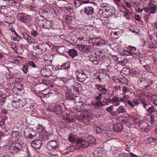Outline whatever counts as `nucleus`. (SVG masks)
Masks as SVG:
<instances>
[{
	"instance_id": "nucleus-1",
	"label": "nucleus",
	"mask_w": 157,
	"mask_h": 157,
	"mask_svg": "<svg viewBox=\"0 0 157 157\" xmlns=\"http://www.w3.org/2000/svg\"><path fill=\"white\" fill-rule=\"evenodd\" d=\"M17 17L19 21L24 23H28L31 20V16L24 13H18Z\"/></svg>"
},
{
	"instance_id": "nucleus-2",
	"label": "nucleus",
	"mask_w": 157,
	"mask_h": 157,
	"mask_svg": "<svg viewBox=\"0 0 157 157\" xmlns=\"http://www.w3.org/2000/svg\"><path fill=\"white\" fill-rule=\"evenodd\" d=\"M48 109L50 111L54 112L56 115L62 114L63 113L61 106L58 104H56L53 107L49 108Z\"/></svg>"
},
{
	"instance_id": "nucleus-3",
	"label": "nucleus",
	"mask_w": 157,
	"mask_h": 157,
	"mask_svg": "<svg viewBox=\"0 0 157 157\" xmlns=\"http://www.w3.org/2000/svg\"><path fill=\"white\" fill-rule=\"evenodd\" d=\"M76 75L78 80L83 82L88 78L85 73L83 71H80L76 73Z\"/></svg>"
},
{
	"instance_id": "nucleus-4",
	"label": "nucleus",
	"mask_w": 157,
	"mask_h": 157,
	"mask_svg": "<svg viewBox=\"0 0 157 157\" xmlns=\"http://www.w3.org/2000/svg\"><path fill=\"white\" fill-rule=\"evenodd\" d=\"M54 67L50 66V67L43 68L40 71V72L42 75L45 77H49L52 75V68L53 69Z\"/></svg>"
},
{
	"instance_id": "nucleus-5",
	"label": "nucleus",
	"mask_w": 157,
	"mask_h": 157,
	"mask_svg": "<svg viewBox=\"0 0 157 157\" xmlns=\"http://www.w3.org/2000/svg\"><path fill=\"white\" fill-rule=\"evenodd\" d=\"M21 147V144L18 143H13L10 145L9 150L12 153H15L18 152L20 149V147Z\"/></svg>"
},
{
	"instance_id": "nucleus-6",
	"label": "nucleus",
	"mask_w": 157,
	"mask_h": 157,
	"mask_svg": "<svg viewBox=\"0 0 157 157\" xmlns=\"http://www.w3.org/2000/svg\"><path fill=\"white\" fill-rule=\"evenodd\" d=\"M6 4L7 7L10 8H15L18 9L20 6L19 2L14 0H11L9 2H6Z\"/></svg>"
},
{
	"instance_id": "nucleus-7",
	"label": "nucleus",
	"mask_w": 157,
	"mask_h": 157,
	"mask_svg": "<svg viewBox=\"0 0 157 157\" xmlns=\"http://www.w3.org/2000/svg\"><path fill=\"white\" fill-rule=\"evenodd\" d=\"M25 100L13 101L12 102V106L16 108H21L23 107L25 104Z\"/></svg>"
},
{
	"instance_id": "nucleus-8",
	"label": "nucleus",
	"mask_w": 157,
	"mask_h": 157,
	"mask_svg": "<svg viewBox=\"0 0 157 157\" xmlns=\"http://www.w3.org/2000/svg\"><path fill=\"white\" fill-rule=\"evenodd\" d=\"M45 45L43 44H40L36 46L35 48V50L38 52L39 54H41L46 50V48Z\"/></svg>"
},
{
	"instance_id": "nucleus-9",
	"label": "nucleus",
	"mask_w": 157,
	"mask_h": 157,
	"mask_svg": "<svg viewBox=\"0 0 157 157\" xmlns=\"http://www.w3.org/2000/svg\"><path fill=\"white\" fill-rule=\"evenodd\" d=\"M95 86L97 87L98 91L101 94L105 95L107 93L108 90L106 88L105 85H101L100 84H97L95 85Z\"/></svg>"
},
{
	"instance_id": "nucleus-10",
	"label": "nucleus",
	"mask_w": 157,
	"mask_h": 157,
	"mask_svg": "<svg viewBox=\"0 0 157 157\" xmlns=\"http://www.w3.org/2000/svg\"><path fill=\"white\" fill-rule=\"evenodd\" d=\"M58 143L56 140H52L48 143V146L52 148L53 149L57 151H59Z\"/></svg>"
},
{
	"instance_id": "nucleus-11",
	"label": "nucleus",
	"mask_w": 157,
	"mask_h": 157,
	"mask_svg": "<svg viewBox=\"0 0 157 157\" xmlns=\"http://www.w3.org/2000/svg\"><path fill=\"white\" fill-rule=\"evenodd\" d=\"M42 142L41 140L36 139L31 143V146L35 149H39L42 146Z\"/></svg>"
},
{
	"instance_id": "nucleus-12",
	"label": "nucleus",
	"mask_w": 157,
	"mask_h": 157,
	"mask_svg": "<svg viewBox=\"0 0 157 157\" xmlns=\"http://www.w3.org/2000/svg\"><path fill=\"white\" fill-rule=\"evenodd\" d=\"M76 143L77 144H80L82 147L83 148H87L89 146V144L86 142V141L83 139H79L76 140Z\"/></svg>"
},
{
	"instance_id": "nucleus-13",
	"label": "nucleus",
	"mask_w": 157,
	"mask_h": 157,
	"mask_svg": "<svg viewBox=\"0 0 157 157\" xmlns=\"http://www.w3.org/2000/svg\"><path fill=\"white\" fill-rule=\"evenodd\" d=\"M37 22V24L40 25V26H42L44 28L48 29L51 28L52 27L51 22L49 21H47L44 24L42 23L41 24H40V20H38Z\"/></svg>"
},
{
	"instance_id": "nucleus-14",
	"label": "nucleus",
	"mask_w": 157,
	"mask_h": 157,
	"mask_svg": "<svg viewBox=\"0 0 157 157\" xmlns=\"http://www.w3.org/2000/svg\"><path fill=\"white\" fill-rule=\"evenodd\" d=\"M84 11L87 15H92L94 12V9L92 6H88L85 8Z\"/></svg>"
},
{
	"instance_id": "nucleus-15",
	"label": "nucleus",
	"mask_w": 157,
	"mask_h": 157,
	"mask_svg": "<svg viewBox=\"0 0 157 157\" xmlns=\"http://www.w3.org/2000/svg\"><path fill=\"white\" fill-rule=\"evenodd\" d=\"M60 67V68L59 67L57 68L59 70L63 69L68 70L71 68L70 63L69 61H67Z\"/></svg>"
},
{
	"instance_id": "nucleus-16",
	"label": "nucleus",
	"mask_w": 157,
	"mask_h": 157,
	"mask_svg": "<svg viewBox=\"0 0 157 157\" xmlns=\"http://www.w3.org/2000/svg\"><path fill=\"white\" fill-rule=\"evenodd\" d=\"M66 99L67 100H73L75 96L73 92L70 90H68L66 94Z\"/></svg>"
},
{
	"instance_id": "nucleus-17",
	"label": "nucleus",
	"mask_w": 157,
	"mask_h": 157,
	"mask_svg": "<svg viewBox=\"0 0 157 157\" xmlns=\"http://www.w3.org/2000/svg\"><path fill=\"white\" fill-rule=\"evenodd\" d=\"M73 89L76 92L79 93L82 89L81 85L78 82H75L73 86Z\"/></svg>"
},
{
	"instance_id": "nucleus-18",
	"label": "nucleus",
	"mask_w": 157,
	"mask_h": 157,
	"mask_svg": "<svg viewBox=\"0 0 157 157\" xmlns=\"http://www.w3.org/2000/svg\"><path fill=\"white\" fill-rule=\"evenodd\" d=\"M113 129L115 132H119L123 130V126L120 124H116L113 126Z\"/></svg>"
},
{
	"instance_id": "nucleus-19",
	"label": "nucleus",
	"mask_w": 157,
	"mask_h": 157,
	"mask_svg": "<svg viewBox=\"0 0 157 157\" xmlns=\"http://www.w3.org/2000/svg\"><path fill=\"white\" fill-rule=\"evenodd\" d=\"M22 35L23 38L26 40L28 43L30 44L33 43V39L32 38V37L28 33L25 32H24L23 33Z\"/></svg>"
},
{
	"instance_id": "nucleus-20",
	"label": "nucleus",
	"mask_w": 157,
	"mask_h": 157,
	"mask_svg": "<svg viewBox=\"0 0 157 157\" xmlns=\"http://www.w3.org/2000/svg\"><path fill=\"white\" fill-rule=\"evenodd\" d=\"M149 14H154L156 13V9L157 8V6L154 4L150 5Z\"/></svg>"
},
{
	"instance_id": "nucleus-21",
	"label": "nucleus",
	"mask_w": 157,
	"mask_h": 157,
	"mask_svg": "<svg viewBox=\"0 0 157 157\" xmlns=\"http://www.w3.org/2000/svg\"><path fill=\"white\" fill-rule=\"evenodd\" d=\"M92 105L96 107L101 106L102 107L105 105L104 104H103L101 101H94L92 102Z\"/></svg>"
},
{
	"instance_id": "nucleus-22",
	"label": "nucleus",
	"mask_w": 157,
	"mask_h": 157,
	"mask_svg": "<svg viewBox=\"0 0 157 157\" xmlns=\"http://www.w3.org/2000/svg\"><path fill=\"white\" fill-rule=\"evenodd\" d=\"M107 44V42L105 40L101 39L96 41V45L98 46L105 45Z\"/></svg>"
},
{
	"instance_id": "nucleus-23",
	"label": "nucleus",
	"mask_w": 157,
	"mask_h": 157,
	"mask_svg": "<svg viewBox=\"0 0 157 157\" xmlns=\"http://www.w3.org/2000/svg\"><path fill=\"white\" fill-rule=\"evenodd\" d=\"M69 55L73 58L77 55V52L75 49H70L68 52Z\"/></svg>"
},
{
	"instance_id": "nucleus-24",
	"label": "nucleus",
	"mask_w": 157,
	"mask_h": 157,
	"mask_svg": "<svg viewBox=\"0 0 157 157\" xmlns=\"http://www.w3.org/2000/svg\"><path fill=\"white\" fill-rule=\"evenodd\" d=\"M80 119L83 122L89 121H90L89 117L88 114L82 115H80Z\"/></svg>"
},
{
	"instance_id": "nucleus-25",
	"label": "nucleus",
	"mask_w": 157,
	"mask_h": 157,
	"mask_svg": "<svg viewBox=\"0 0 157 157\" xmlns=\"http://www.w3.org/2000/svg\"><path fill=\"white\" fill-rule=\"evenodd\" d=\"M128 48L129 50L130 55L137 53L136 49L135 47L130 46L128 47Z\"/></svg>"
},
{
	"instance_id": "nucleus-26",
	"label": "nucleus",
	"mask_w": 157,
	"mask_h": 157,
	"mask_svg": "<svg viewBox=\"0 0 157 157\" xmlns=\"http://www.w3.org/2000/svg\"><path fill=\"white\" fill-rule=\"evenodd\" d=\"M81 48L83 52L86 53L89 52L90 50V47L87 45H82Z\"/></svg>"
},
{
	"instance_id": "nucleus-27",
	"label": "nucleus",
	"mask_w": 157,
	"mask_h": 157,
	"mask_svg": "<svg viewBox=\"0 0 157 157\" xmlns=\"http://www.w3.org/2000/svg\"><path fill=\"white\" fill-rule=\"evenodd\" d=\"M98 14L102 17L105 18L107 17V16L109 15L107 14V13L101 10V9H100L98 11Z\"/></svg>"
},
{
	"instance_id": "nucleus-28",
	"label": "nucleus",
	"mask_w": 157,
	"mask_h": 157,
	"mask_svg": "<svg viewBox=\"0 0 157 157\" xmlns=\"http://www.w3.org/2000/svg\"><path fill=\"white\" fill-rule=\"evenodd\" d=\"M96 142V139L94 138H92L88 140L87 142L89 144V146L90 147L93 144H95Z\"/></svg>"
},
{
	"instance_id": "nucleus-29",
	"label": "nucleus",
	"mask_w": 157,
	"mask_h": 157,
	"mask_svg": "<svg viewBox=\"0 0 157 157\" xmlns=\"http://www.w3.org/2000/svg\"><path fill=\"white\" fill-rule=\"evenodd\" d=\"M74 1L76 8L78 7L82 4V1L80 0H74Z\"/></svg>"
},
{
	"instance_id": "nucleus-30",
	"label": "nucleus",
	"mask_w": 157,
	"mask_h": 157,
	"mask_svg": "<svg viewBox=\"0 0 157 157\" xmlns=\"http://www.w3.org/2000/svg\"><path fill=\"white\" fill-rule=\"evenodd\" d=\"M117 112L118 113H123L125 112V109L123 106H120L117 108Z\"/></svg>"
},
{
	"instance_id": "nucleus-31",
	"label": "nucleus",
	"mask_w": 157,
	"mask_h": 157,
	"mask_svg": "<svg viewBox=\"0 0 157 157\" xmlns=\"http://www.w3.org/2000/svg\"><path fill=\"white\" fill-rule=\"evenodd\" d=\"M29 68V66L28 64L26 63L23 66L22 70L24 74H26L28 72Z\"/></svg>"
},
{
	"instance_id": "nucleus-32",
	"label": "nucleus",
	"mask_w": 157,
	"mask_h": 157,
	"mask_svg": "<svg viewBox=\"0 0 157 157\" xmlns=\"http://www.w3.org/2000/svg\"><path fill=\"white\" fill-rule=\"evenodd\" d=\"M52 57V56L50 54H48L45 55L44 56V62H46V61L49 60Z\"/></svg>"
},
{
	"instance_id": "nucleus-33",
	"label": "nucleus",
	"mask_w": 157,
	"mask_h": 157,
	"mask_svg": "<svg viewBox=\"0 0 157 157\" xmlns=\"http://www.w3.org/2000/svg\"><path fill=\"white\" fill-rule=\"evenodd\" d=\"M128 82V80L124 77L120 78V83L122 84H126Z\"/></svg>"
},
{
	"instance_id": "nucleus-34",
	"label": "nucleus",
	"mask_w": 157,
	"mask_h": 157,
	"mask_svg": "<svg viewBox=\"0 0 157 157\" xmlns=\"http://www.w3.org/2000/svg\"><path fill=\"white\" fill-rule=\"evenodd\" d=\"M28 65L31 66L32 67L35 68L36 67V64L34 63V61H29L28 62Z\"/></svg>"
},
{
	"instance_id": "nucleus-35",
	"label": "nucleus",
	"mask_w": 157,
	"mask_h": 157,
	"mask_svg": "<svg viewBox=\"0 0 157 157\" xmlns=\"http://www.w3.org/2000/svg\"><path fill=\"white\" fill-rule=\"evenodd\" d=\"M102 153V151L100 150L99 148H97L96 150L94 151L93 154L94 155H97L98 153L99 154L101 155Z\"/></svg>"
},
{
	"instance_id": "nucleus-36",
	"label": "nucleus",
	"mask_w": 157,
	"mask_h": 157,
	"mask_svg": "<svg viewBox=\"0 0 157 157\" xmlns=\"http://www.w3.org/2000/svg\"><path fill=\"white\" fill-rule=\"evenodd\" d=\"M28 75L32 78H37L38 77V75L37 74L33 72L30 73L28 74Z\"/></svg>"
},
{
	"instance_id": "nucleus-37",
	"label": "nucleus",
	"mask_w": 157,
	"mask_h": 157,
	"mask_svg": "<svg viewBox=\"0 0 157 157\" xmlns=\"http://www.w3.org/2000/svg\"><path fill=\"white\" fill-rule=\"evenodd\" d=\"M3 2L2 0H0V8L2 9H5L6 8H7L6 6V4L4 5L2 3V2Z\"/></svg>"
},
{
	"instance_id": "nucleus-38",
	"label": "nucleus",
	"mask_w": 157,
	"mask_h": 157,
	"mask_svg": "<svg viewBox=\"0 0 157 157\" xmlns=\"http://www.w3.org/2000/svg\"><path fill=\"white\" fill-rule=\"evenodd\" d=\"M147 143L148 144H150L151 142H155V138H153L151 137H149L147 139Z\"/></svg>"
},
{
	"instance_id": "nucleus-39",
	"label": "nucleus",
	"mask_w": 157,
	"mask_h": 157,
	"mask_svg": "<svg viewBox=\"0 0 157 157\" xmlns=\"http://www.w3.org/2000/svg\"><path fill=\"white\" fill-rule=\"evenodd\" d=\"M122 90L123 93L125 94L128 92L129 91V89L128 87L127 86H123L122 88Z\"/></svg>"
},
{
	"instance_id": "nucleus-40",
	"label": "nucleus",
	"mask_w": 157,
	"mask_h": 157,
	"mask_svg": "<svg viewBox=\"0 0 157 157\" xmlns=\"http://www.w3.org/2000/svg\"><path fill=\"white\" fill-rule=\"evenodd\" d=\"M111 35L114 37V39H117L118 38V35L117 32H113L111 33Z\"/></svg>"
},
{
	"instance_id": "nucleus-41",
	"label": "nucleus",
	"mask_w": 157,
	"mask_h": 157,
	"mask_svg": "<svg viewBox=\"0 0 157 157\" xmlns=\"http://www.w3.org/2000/svg\"><path fill=\"white\" fill-rule=\"evenodd\" d=\"M96 130L97 133H100L103 132V130L101 127L98 126L96 127Z\"/></svg>"
},
{
	"instance_id": "nucleus-42",
	"label": "nucleus",
	"mask_w": 157,
	"mask_h": 157,
	"mask_svg": "<svg viewBox=\"0 0 157 157\" xmlns=\"http://www.w3.org/2000/svg\"><path fill=\"white\" fill-rule=\"evenodd\" d=\"M78 139V138L75 139L73 136H70L68 137V139L69 141L71 142H76V139Z\"/></svg>"
},
{
	"instance_id": "nucleus-43",
	"label": "nucleus",
	"mask_w": 157,
	"mask_h": 157,
	"mask_svg": "<svg viewBox=\"0 0 157 157\" xmlns=\"http://www.w3.org/2000/svg\"><path fill=\"white\" fill-rule=\"evenodd\" d=\"M44 129V126L41 124H39L37 128V129L38 130L39 132H41Z\"/></svg>"
},
{
	"instance_id": "nucleus-44",
	"label": "nucleus",
	"mask_w": 157,
	"mask_h": 157,
	"mask_svg": "<svg viewBox=\"0 0 157 157\" xmlns=\"http://www.w3.org/2000/svg\"><path fill=\"white\" fill-rule=\"evenodd\" d=\"M147 111L149 113H152L155 112V110L154 109L153 107L152 106H151L150 108H148L147 109Z\"/></svg>"
},
{
	"instance_id": "nucleus-45",
	"label": "nucleus",
	"mask_w": 157,
	"mask_h": 157,
	"mask_svg": "<svg viewBox=\"0 0 157 157\" xmlns=\"http://www.w3.org/2000/svg\"><path fill=\"white\" fill-rule=\"evenodd\" d=\"M123 54L127 56L130 55L129 50H124L123 51Z\"/></svg>"
},
{
	"instance_id": "nucleus-46",
	"label": "nucleus",
	"mask_w": 157,
	"mask_h": 157,
	"mask_svg": "<svg viewBox=\"0 0 157 157\" xmlns=\"http://www.w3.org/2000/svg\"><path fill=\"white\" fill-rule=\"evenodd\" d=\"M113 109V106H111L110 107H107L106 109V111L109 113H111Z\"/></svg>"
},
{
	"instance_id": "nucleus-47",
	"label": "nucleus",
	"mask_w": 157,
	"mask_h": 157,
	"mask_svg": "<svg viewBox=\"0 0 157 157\" xmlns=\"http://www.w3.org/2000/svg\"><path fill=\"white\" fill-rule=\"evenodd\" d=\"M102 94L100 93L98 94V95L95 98V100L97 101H101L102 98Z\"/></svg>"
},
{
	"instance_id": "nucleus-48",
	"label": "nucleus",
	"mask_w": 157,
	"mask_h": 157,
	"mask_svg": "<svg viewBox=\"0 0 157 157\" xmlns=\"http://www.w3.org/2000/svg\"><path fill=\"white\" fill-rule=\"evenodd\" d=\"M112 100L113 101L117 103V102H119L120 99L118 97H114L112 98Z\"/></svg>"
},
{
	"instance_id": "nucleus-49",
	"label": "nucleus",
	"mask_w": 157,
	"mask_h": 157,
	"mask_svg": "<svg viewBox=\"0 0 157 157\" xmlns=\"http://www.w3.org/2000/svg\"><path fill=\"white\" fill-rule=\"evenodd\" d=\"M132 102L133 103V104L134 103H135V105H137L138 104H139V100L137 99H134V100H133L132 101Z\"/></svg>"
},
{
	"instance_id": "nucleus-50",
	"label": "nucleus",
	"mask_w": 157,
	"mask_h": 157,
	"mask_svg": "<svg viewBox=\"0 0 157 157\" xmlns=\"http://www.w3.org/2000/svg\"><path fill=\"white\" fill-rule=\"evenodd\" d=\"M101 10L104 12H105L106 13H109V12L111 13V10L110 9L109 10L108 9H105L104 8H102L101 9Z\"/></svg>"
},
{
	"instance_id": "nucleus-51",
	"label": "nucleus",
	"mask_w": 157,
	"mask_h": 157,
	"mask_svg": "<svg viewBox=\"0 0 157 157\" xmlns=\"http://www.w3.org/2000/svg\"><path fill=\"white\" fill-rule=\"evenodd\" d=\"M50 11L49 10H45L43 11V14L45 15L48 16V15L50 13Z\"/></svg>"
},
{
	"instance_id": "nucleus-52",
	"label": "nucleus",
	"mask_w": 157,
	"mask_h": 157,
	"mask_svg": "<svg viewBox=\"0 0 157 157\" xmlns=\"http://www.w3.org/2000/svg\"><path fill=\"white\" fill-rule=\"evenodd\" d=\"M113 80L116 83H120V78H117L116 77H114L113 78Z\"/></svg>"
},
{
	"instance_id": "nucleus-53",
	"label": "nucleus",
	"mask_w": 157,
	"mask_h": 157,
	"mask_svg": "<svg viewBox=\"0 0 157 157\" xmlns=\"http://www.w3.org/2000/svg\"><path fill=\"white\" fill-rule=\"evenodd\" d=\"M46 62H45V63H47L48 64L49 67H50L52 66V61L51 60L49 59L45 61Z\"/></svg>"
},
{
	"instance_id": "nucleus-54",
	"label": "nucleus",
	"mask_w": 157,
	"mask_h": 157,
	"mask_svg": "<svg viewBox=\"0 0 157 157\" xmlns=\"http://www.w3.org/2000/svg\"><path fill=\"white\" fill-rule=\"evenodd\" d=\"M31 33L32 35L34 36H36L38 34L36 30H32Z\"/></svg>"
},
{
	"instance_id": "nucleus-55",
	"label": "nucleus",
	"mask_w": 157,
	"mask_h": 157,
	"mask_svg": "<svg viewBox=\"0 0 157 157\" xmlns=\"http://www.w3.org/2000/svg\"><path fill=\"white\" fill-rule=\"evenodd\" d=\"M82 108L81 106H79L78 105H77L76 106H75L74 107V109L75 110L78 111H80L81 110V109Z\"/></svg>"
},
{
	"instance_id": "nucleus-56",
	"label": "nucleus",
	"mask_w": 157,
	"mask_h": 157,
	"mask_svg": "<svg viewBox=\"0 0 157 157\" xmlns=\"http://www.w3.org/2000/svg\"><path fill=\"white\" fill-rule=\"evenodd\" d=\"M143 67H144L147 70H149L151 69L150 67L148 65H144Z\"/></svg>"
},
{
	"instance_id": "nucleus-57",
	"label": "nucleus",
	"mask_w": 157,
	"mask_h": 157,
	"mask_svg": "<svg viewBox=\"0 0 157 157\" xmlns=\"http://www.w3.org/2000/svg\"><path fill=\"white\" fill-rule=\"evenodd\" d=\"M66 120L71 122H73L75 120L73 118H71L69 117H66Z\"/></svg>"
},
{
	"instance_id": "nucleus-58",
	"label": "nucleus",
	"mask_w": 157,
	"mask_h": 157,
	"mask_svg": "<svg viewBox=\"0 0 157 157\" xmlns=\"http://www.w3.org/2000/svg\"><path fill=\"white\" fill-rule=\"evenodd\" d=\"M146 13H147L149 11H150V7L149 6L147 7H145L143 10Z\"/></svg>"
},
{
	"instance_id": "nucleus-59",
	"label": "nucleus",
	"mask_w": 157,
	"mask_h": 157,
	"mask_svg": "<svg viewBox=\"0 0 157 157\" xmlns=\"http://www.w3.org/2000/svg\"><path fill=\"white\" fill-rule=\"evenodd\" d=\"M128 103L129 105L131 107H133L134 106V105L133 104V103L130 101H128Z\"/></svg>"
},
{
	"instance_id": "nucleus-60",
	"label": "nucleus",
	"mask_w": 157,
	"mask_h": 157,
	"mask_svg": "<svg viewBox=\"0 0 157 157\" xmlns=\"http://www.w3.org/2000/svg\"><path fill=\"white\" fill-rule=\"evenodd\" d=\"M117 113H116V111H112L111 113V114L113 116H117L118 115Z\"/></svg>"
},
{
	"instance_id": "nucleus-61",
	"label": "nucleus",
	"mask_w": 157,
	"mask_h": 157,
	"mask_svg": "<svg viewBox=\"0 0 157 157\" xmlns=\"http://www.w3.org/2000/svg\"><path fill=\"white\" fill-rule=\"evenodd\" d=\"M135 18L136 20L138 21H140L141 19L140 16L139 15H136Z\"/></svg>"
},
{
	"instance_id": "nucleus-62",
	"label": "nucleus",
	"mask_w": 157,
	"mask_h": 157,
	"mask_svg": "<svg viewBox=\"0 0 157 157\" xmlns=\"http://www.w3.org/2000/svg\"><path fill=\"white\" fill-rule=\"evenodd\" d=\"M126 117H119V120L121 121V122H123L125 121Z\"/></svg>"
},
{
	"instance_id": "nucleus-63",
	"label": "nucleus",
	"mask_w": 157,
	"mask_h": 157,
	"mask_svg": "<svg viewBox=\"0 0 157 157\" xmlns=\"http://www.w3.org/2000/svg\"><path fill=\"white\" fill-rule=\"evenodd\" d=\"M51 95H52V94L51 93H48L46 94H45L44 95L43 94V97H44L46 96H48V97H49Z\"/></svg>"
},
{
	"instance_id": "nucleus-64",
	"label": "nucleus",
	"mask_w": 157,
	"mask_h": 157,
	"mask_svg": "<svg viewBox=\"0 0 157 157\" xmlns=\"http://www.w3.org/2000/svg\"><path fill=\"white\" fill-rule=\"evenodd\" d=\"M129 156L130 157H137V156L135 154L131 152L129 153Z\"/></svg>"
}]
</instances>
